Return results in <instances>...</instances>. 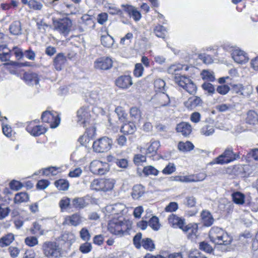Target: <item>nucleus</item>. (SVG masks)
<instances>
[{
  "instance_id": "1",
  "label": "nucleus",
  "mask_w": 258,
  "mask_h": 258,
  "mask_svg": "<svg viewBox=\"0 0 258 258\" xmlns=\"http://www.w3.org/2000/svg\"><path fill=\"white\" fill-rule=\"evenodd\" d=\"M209 236L211 241L219 245H228L232 241V237L227 232L218 227H212L209 231Z\"/></svg>"
},
{
  "instance_id": "2",
  "label": "nucleus",
  "mask_w": 258,
  "mask_h": 258,
  "mask_svg": "<svg viewBox=\"0 0 258 258\" xmlns=\"http://www.w3.org/2000/svg\"><path fill=\"white\" fill-rule=\"evenodd\" d=\"M112 139L107 137L100 138L93 142L92 146L94 152L98 153H106L109 151L112 146Z\"/></svg>"
},
{
  "instance_id": "3",
  "label": "nucleus",
  "mask_w": 258,
  "mask_h": 258,
  "mask_svg": "<svg viewBox=\"0 0 258 258\" xmlns=\"http://www.w3.org/2000/svg\"><path fill=\"white\" fill-rule=\"evenodd\" d=\"M43 253L48 258H60L61 256L60 248L55 242L46 241L42 245Z\"/></svg>"
},
{
  "instance_id": "4",
  "label": "nucleus",
  "mask_w": 258,
  "mask_h": 258,
  "mask_svg": "<svg viewBox=\"0 0 258 258\" xmlns=\"http://www.w3.org/2000/svg\"><path fill=\"white\" fill-rule=\"evenodd\" d=\"M174 81L177 84L183 88L190 94H194L196 93L197 87L189 78L185 76L175 74Z\"/></svg>"
},
{
  "instance_id": "5",
  "label": "nucleus",
  "mask_w": 258,
  "mask_h": 258,
  "mask_svg": "<svg viewBox=\"0 0 258 258\" xmlns=\"http://www.w3.org/2000/svg\"><path fill=\"white\" fill-rule=\"evenodd\" d=\"M142 234L139 232L136 234L133 238L134 244L136 247L139 249L142 246L145 249L152 251L155 248L153 241L149 238L142 239Z\"/></svg>"
},
{
  "instance_id": "6",
  "label": "nucleus",
  "mask_w": 258,
  "mask_h": 258,
  "mask_svg": "<svg viewBox=\"0 0 258 258\" xmlns=\"http://www.w3.org/2000/svg\"><path fill=\"white\" fill-rule=\"evenodd\" d=\"M41 119L43 122L49 123L51 128L57 127L60 121V118L56 112L48 110L42 113Z\"/></svg>"
},
{
  "instance_id": "7",
  "label": "nucleus",
  "mask_w": 258,
  "mask_h": 258,
  "mask_svg": "<svg viewBox=\"0 0 258 258\" xmlns=\"http://www.w3.org/2000/svg\"><path fill=\"white\" fill-rule=\"evenodd\" d=\"M127 229L125 223L118 219H113L108 224V230L115 235H122Z\"/></svg>"
},
{
  "instance_id": "8",
  "label": "nucleus",
  "mask_w": 258,
  "mask_h": 258,
  "mask_svg": "<svg viewBox=\"0 0 258 258\" xmlns=\"http://www.w3.org/2000/svg\"><path fill=\"white\" fill-rule=\"evenodd\" d=\"M109 170L108 163L100 160H93L90 165V170L94 174L103 175Z\"/></svg>"
},
{
  "instance_id": "9",
  "label": "nucleus",
  "mask_w": 258,
  "mask_h": 258,
  "mask_svg": "<svg viewBox=\"0 0 258 258\" xmlns=\"http://www.w3.org/2000/svg\"><path fill=\"white\" fill-rule=\"evenodd\" d=\"M238 157V155L233 153L232 148L228 147L222 154L215 159V161L217 164H223L233 161Z\"/></svg>"
},
{
  "instance_id": "10",
  "label": "nucleus",
  "mask_w": 258,
  "mask_h": 258,
  "mask_svg": "<svg viewBox=\"0 0 258 258\" xmlns=\"http://www.w3.org/2000/svg\"><path fill=\"white\" fill-rule=\"evenodd\" d=\"M72 25V21L68 18H65L57 21L55 27L58 31L66 36L70 32Z\"/></svg>"
},
{
  "instance_id": "11",
  "label": "nucleus",
  "mask_w": 258,
  "mask_h": 258,
  "mask_svg": "<svg viewBox=\"0 0 258 258\" xmlns=\"http://www.w3.org/2000/svg\"><path fill=\"white\" fill-rule=\"evenodd\" d=\"M90 108L88 106H82L77 111V122L83 126L86 122L89 119L90 114Z\"/></svg>"
},
{
  "instance_id": "12",
  "label": "nucleus",
  "mask_w": 258,
  "mask_h": 258,
  "mask_svg": "<svg viewBox=\"0 0 258 258\" xmlns=\"http://www.w3.org/2000/svg\"><path fill=\"white\" fill-rule=\"evenodd\" d=\"M85 220V218L82 217L80 213H76L66 217L63 222V225H71L76 227L81 224Z\"/></svg>"
},
{
  "instance_id": "13",
  "label": "nucleus",
  "mask_w": 258,
  "mask_h": 258,
  "mask_svg": "<svg viewBox=\"0 0 258 258\" xmlns=\"http://www.w3.org/2000/svg\"><path fill=\"white\" fill-rule=\"evenodd\" d=\"M112 60L110 57H101L95 61L94 67L99 70H107L112 67Z\"/></svg>"
},
{
  "instance_id": "14",
  "label": "nucleus",
  "mask_w": 258,
  "mask_h": 258,
  "mask_svg": "<svg viewBox=\"0 0 258 258\" xmlns=\"http://www.w3.org/2000/svg\"><path fill=\"white\" fill-rule=\"evenodd\" d=\"M121 7L123 8V11L132 18L135 21H139L142 15L140 12L135 7L130 5H122Z\"/></svg>"
},
{
  "instance_id": "15",
  "label": "nucleus",
  "mask_w": 258,
  "mask_h": 258,
  "mask_svg": "<svg viewBox=\"0 0 258 258\" xmlns=\"http://www.w3.org/2000/svg\"><path fill=\"white\" fill-rule=\"evenodd\" d=\"M27 131L33 136H39L44 134L46 128L40 125H35L34 121L29 123L26 128Z\"/></svg>"
},
{
  "instance_id": "16",
  "label": "nucleus",
  "mask_w": 258,
  "mask_h": 258,
  "mask_svg": "<svg viewBox=\"0 0 258 258\" xmlns=\"http://www.w3.org/2000/svg\"><path fill=\"white\" fill-rule=\"evenodd\" d=\"M231 55L233 60L237 63H245L248 60L247 54L238 49L232 50Z\"/></svg>"
},
{
  "instance_id": "17",
  "label": "nucleus",
  "mask_w": 258,
  "mask_h": 258,
  "mask_svg": "<svg viewBox=\"0 0 258 258\" xmlns=\"http://www.w3.org/2000/svg\"><path fill=\"white\" fill-rule=\"evenodd\" d=\"M115 84L119 88L127 89L133 84V82L131 76L124 75L118 77L115 81Z\"/></svg>"
},
{
  "instance_id": "18",
  "label": "nucleus",
  "mask_w": 258,
  "mask_h": 258,
  "mask_svg": "<svg viewBox=\"0 0 258 258\" xmlns=\"http://www.w3.org/2000/svg\"><path fill=\"white\" fill-rule=\"evenodd\" d=\"M23 79L25 83L30 86L37 85L39 81L38 75L31 72L25 73L23 74Z\"/></svg>"
},
{
  "instance_id": "19",
  "label": "nucleus",
  "mask_w": 258,
  "mask_h": 258,
  "mask_svg": "<svg viewBox=\"0 0 258 258\" xmlns=\"http://www.w3.org/2000/svg\"><path fill=\"white\" fill-rule=\"evenodd\" d=\"M176 130L184 137L188 136L192 132V127L189 123L181 122L177 124Z\"/></svg>"
},
{
  "instance_id": "20",
  "label": "nucleus",
  "mask_w": 258,
  "mask_h": 258,
  "mask_svg": "<svg viewBox=\"0 0 258 258\" xmlns=\"http://www.w3.org/2000/svg\"><path fill=\"white\" fill-rule=\"evenodd\" d=\"M66 61L67 58L63 53L57 54L53 60V66L55 70L58 71L62 70Z\"/></svg>"
},
{
  "instance_id": "21",
  "label": "nucleus",
  "mask_w": 258,
  "mask_h": 258,
  "mask_svg": "<svg viewBox=\"0 0 258 258\" xmlns=\"http://www.w3.org/2000/svg\"><path fill=\"white\" fill-rule=\"evenodd\" d=\"M181 229L187 234V236L189 238H192L193 236H196V234L198 232V225L195 223H189L187 225H185L184 224Z\"/></svg>"
},
{
  "instance_id": "22",
  "label": "nucleus",
  "mask_w": 258,
  "mask_h": 258,
  "mask_svg": "<svg viewBox=\"0 0 258 258\" xmlns=\"http://www.w3.org/2000/svg\"><path fill=\"white\" fill-rule=\"evenodd\" d=\"M88 205L85 197H77L73 199L71 202L72 208L80 210L84 209Z\"/></svg>"
},
{
  "instance_id": "23",
  "label": "nucleus",
  "mask_w": 258,
  "mask_h": 258,
  "mask_svg": "<svg viewBox=\"0 0 258 258\" xmlns=\"http://www.w3.org/2000/svg\"><path fill=\"white\" fill-rule=\"evenodd\" d=\"M168 222L172 227H178L180 229H181L185 224L184 220L174 214L169 216Z\"/></svg>"
},
{
  "instance_id": "24",
  "label": "nucleus",
  "mask_w": 258,
  "mask_h": 258,
  "mask_svg": "<svg viewBox=\"0 0 258 258\" xmlns=\"http://www.w3.org/2000/svg\"><path fill=\"white\" fill-rule=\"evenodd\" d=\"M201 216L205 226L210 227L213 224L214 219L209 211L203 210L201 214Z\"/></svg>"
},
{
  "instance_id": "25",
  "label": "nucleus",
  "mask_w": 258,
  "mask_h": 258,
  "mask_svg": "<svg viewBox=\"0 0 258 258\" xmlns=\"http://www.w3.org/2000/svg\"><path fill=\"white\" fill-rule=\"evenodd\" d=\"M11 50L7 47L6 45H0V60L1 61H7L10 60Z\"/></svg>"
},
{
  "instance_id": "26",
  "label": "nucleus",
  "mask_w": 258,
  "mask_h": 258,
  "mask_svg": "<svg viewBox=\"0 0 258 258\" xmlns=\"http://www.w3.org/2000/svg\"><path fill=\"white\" fill-rule=\"evenodd\" d=\"M136 130V126L134 122H129L124 123L121 127L120 132L124 135L133 134Z\"/></svg>"
},
{
  "instance_id": "27",
  "label": "nucleus",
  "mask_w": 258,
  "mask_h": 258,
  "mask_svg": "<svg viewBox=\"0 0 258 258\" xmlns=\"http://www.w3.org/2000/svg\"><path fill=\"white\" fill-rule=\"evenodd\" d=\"M202 103L201 98L197 96L190 97L185 103V106L190 109L195 108Z\"/></svg>"
},
{
  "instance_id": "28",
  "label": "nucleus",
  "mask_w": 258,
  "mask_h": 258,
  "mask_svg": "<svg viewBox=\"0 0 258 258\" xmlns=\"http://www.w3.org/2000/svg\"><path fill=\"white\" fill-rule=\"evenodd\" d=\"M247 123L249 124H256L258 123V114L253 110H249L247 113V116L245 118Z\"/></svg>"
},
{
  "instance_id": "29",
  "label": "nucleus",
  "mask_w": 258,
  "mask_h": 258,
  "mask_svg": "<svg viewBox=\"0 0 258 258\" xmlns=\"http://www.w3.org/2000/svg\"><path fill=\"white\" fill-rule=\"evenodd\" d=\"M145 194V188L141 184L133 187L132 196L134 199L138 200Z\"/></svg>"
},
{
  "instance_id": "30",
  "label": "nucleus",
  "mask_w": 258,
  "mask_h": 258,
  "mask_svg": "<svg viewBox=\"0 0 258 258\" xmlns=\"http://www.w3.org/2000/svg\"><path fill=\"white\" fill-rule=\"evenodd\" d=\"M150 145L147 149L146 154L153 155L156 154L157 151L160 146L159 141L152 140Z\"/></svg>"
},
{
  "instance_id": "31",
  "label": "nucleus",
  "mask_w": 258,
  "mask_h": 258,
  "mask_svg": "<svg viewBox=\"0 0 258 258\" xmlns=\"http://www.w3.org/2000/svg\"><path fill=\"white\" fill-rule=\"evenodd\" d=\"M100 96L98 91L94 90L88 93V95L86 96L87 100L90 104H94L99 101Z\"/></svg>"
},
{
  "instance_id": "32",
  "label": "nucleus",
  "mask_w": 258,
  "mask_h": 258,
  "mask_svg": "<svg viewBox=\"0 0 258 258\" xmlns=\"http://www.w3.org/2000/svg\"><path fill=\"white\" fill-rule=\"evenodd\" d=\"M177 147L180 151L187 152L192 150L195 146L190 142L186 141L185 142H179Z\"/></svg>"
},
{
  "instance_id": "33",
  "label": "nucleus",
  "mask_w": 258,
  "mask_h": 258,
  "mask_svg": "<svg viewBox=\"0 0 258 258\" xmlns=\"http://www.w3.org/2000/svg\"><path fill=\"white\" fill-rule=\"evenodd\" d=\"M232 200L237 205H243L245 202V196L240 191H235L232 194Z\"/></svg>"
},
{
  "instance_id": "34",
  "label": "nucleus",
  "mask_w": 258,
  "mask_h": 258,
  "mask_svg": "<svg viewBox=\"0 0 258 258\" xmlns=\"http://www.w3.org/2000/svg\"><path fill=\"white\" fill-rule=\"evenodd\" d=\"M29 199V196L26 192H21L16 194L14 198V202L15 204H20L28 202Z\"/></svg>"
},
{
  "instance_id": "35",
  "label": "nucleus",
  "mask_w": 258,
  "mask_h": 258,
  "mask_svg": "<svg viewBox=\"0 0 258 258\" xmlns=\"http://www.w3.org/2000/svg\"><path fill=\"white\" fill-rule=\"evenodd\" d=\"M9 30L11 34L15 35L21 34V24L20 21H17L14 22L9 27Z\"/></svg>"
},
{
  "instance_id": "36",
  "label": "nucleus",
  "mask_w": 258,
  "mask_h": 258,
  "mask_svg": "<svg viewBox=\"0 0 258 258\" xmlns=\"http://www.w3.org/2000/svg\"><path fill=\"white\" fill-rule=\"evenodd\" d=\"M14 240V235L12 233H9L4 236L0 239V246L3 247L4 246L9 245Z\"/></svg>"
},
{
  "instance_id": "37",
  "label": "nucleus",
  "mask_w": 258,
  "mask_h": 258,
  "mask_svg": "<svg viewBox=\"0 0 258 258\" xmlns=\"http://www.w3.org/2000/svg\"><path fill=\"white\" fill-rule=\"evenodd\" d=\"M158 102L159 104V107H165L169 106L170 100L169 96L162 92L159 95Z\"/></svg>"
},
{
  "instance_id": "38",
  "label": "nucleus",
  "mask_w": 258,
  "mask_h": 258,
  "mask_svg": "<svg viewBox=\"0 0 258 258\" xmlns=\"http://www.w3.org/2000/svg\"><path fill=\"white\" fill-rule=\"evenodd\" d=\"M115 181L112 178H103V191H106L113 189Z\"/></svg>"
},
{
  "instance_id": "39",
  "label": "nucleus",
  "mask_w": 258,
  "mask_h": 258,
  "mask_svg": "<svg viewBox=\"0 0 258 258\" xmlns=\"http://www.w3.org/2000/svg\"><path fill=\"white\" fill-rule=\"evenodd\" d=\"M153 32L157 37L164 39L165 37L166 29L162 25H158L154 27Z\"/></svg>"
},
{
  "instance_id": "40",
  "label": "nucleus",
  "mask_w": 258,
  "mask_h": 258,
  "mask_svg": "<svg viewBox=\"0 0 258 258\" xmlns=\"http://www.w3.org/2000/svg\"><path fill=\"white\" fill-rule=\"evenodd\" d=\"M113 38L108 34L102 35L101 37V44L106 47H110L114 43Z\"/></svg>"
},
{
  "instance_id": "41",
  "label": "nucleus",
  "mask_w": 258,
  "mask_h": 258,
  "mask_svg": "<svg viewBox=\"0 0 258 258\" xmlns=\"http://www.w3.org/2000/svg\"><path fill=\"white\" fill-rule=\"evenodd\" d=\"M54 185L59 189L61 190H67L69 187V182L65 179H60L54 182Z\"/></svg>"
},
{
  "instance_id": "42",
  "label": "nucleus",
  "mask_w": 258,
  "mask_h": 258,
  "mask_svg": "<svg viewBox=\"0 0 258 258\" xmlns=\"http://www.w3.org/2000/svg\"><path fill=\"white\" fill-rule=\"evenodd\" d=\"M143 172L146 175H154L156 176L158 174L159 171L154 166L149 165L144 167Z\"/></svg>"
},
{
  "instance_id": "43",
  "label": "nucleus",
  "mask_w": 258,
  "mask_h": 258,
  "mask_svg": "<svg viewBox=\"0 0 258 258\" xmlns=\"http://www.w3.org/2000/svg\"><path fill=\"white\" fill-rule=\"evenodd\" d=\"M84 21V24L87 29H94L95 27V23L89 15H84L82 18Z\"/></svg>"
},
{
  "instance_id": "44",
  "label": "nucleus",
  "mask_w": 258,
  "mask_h": 258,
  "mask_svg": "<svg viewBox=\"0 0 258 258\" xmlns=\"http://www.w3.org/2000/svg\"><path fill=\"white\" fill-rule=\"evenodd\" d=\"M103 185V178L101 179H96L93 180L90 185L91 189L95 190H102L103 191L102 188Z\"/></svg>"
},
{
  "instance_id": "45",
  "label": "nucleus",
  "mask_w": 258,
  "mask_h": 258,
  "mask_svg": "<svg viewBox=\"0 0 258 258\" xmlns=\"http://www.w3.org/2000/svg\"><path fill=\"white\" fill-rule=\"evenodd\" d=\"M202 78L203 80L213 82L215 80L214 73L212 71L203 70L201 73Z\"/></svg>"
},
{
  "instance_id": "46",
  "label": "nucleus",
  "mask_w": 258,
  "mask_h": 258,
  "mask_svg": "<svg viewBox=\"0 0 258 258\" xmlns=\"http://www.w3.org/2000/svg\"><path fill=\"white\" fill-rule=\"evenodd\" d=\"M149 225L155 231L158 230L161 226L159 219L156 216H153L149 221Z\"/></svg>"
},
{
  "instance_id": "47",
  "label": "nucleus",
  "mask_w": 258,
  "mask_h": 258,
  "mask_svg": "<svg viewBox=\"0 0 258 258\" xmlns=\"http://www.w3.org/2000/svg\"><path fill=\"white\" fill-rule=\"evenodd\" d=\"M215 129L212 125L206 124L201 130V133L205 136H209L214 134Z\"/></svg>"
},
{
  "instance_id": "48",
  "label": "nucleus",
  "mask_w": 258,
  "mask_h": 258,
  "mask_svg": "<svg viewBox=\"0 0 258 258\" xmlns=\"http://www.w3.org/2000/svg\"><path fill=\"white\" fill-rule=\"evenodd\" d=\"M61 210H66L69 208H71V199L68 197H64L61 199L59 203Z\"/></svg>"
},
{
  "instance_id": "49",
  "label": "nucleus",
  "mask_w": 258,
  "mask_h": 258,
  "mask_svg": "<svg viewBox=\"0 0 258 258\" xmlns=\"http://www.w3.org/2000/svg\"><path fill=\"white\" fill-rule=\"evenodd\" d=\"M141 111L137 107H133L130 109V115L133 119L139 120L141 118Z\"/></svg>"
},
{
  "instance_id": "50",
  "label": "nucleus",
  "mask_w": 258,
  "mask_h": 258,
  "mask_svg": "<svg viewBox=\"0 0 258 258\" xmlns=\"http://www.w3.org/2000/svg\"><path fill=\"white\" fill-rule=\"evenodd\" d=\"M29 7L35 11H41L43 8V4L36 0L29 1Z\"/></svg>"
},
{
  "instance_id": "51",
  "label": "nucleus",
  "mask_w": 258,
  "mask_h": 258,
  "mask_svg": "<svg viewBox=\"0 0 258 258\" xmlns=\"http://www.w3.org/2000/svg\"><path fill=\"white\" fill-rule=\"evenodd\" d=\"M203 89L207 92L209 95H212L215 93V89L213 85L210 83H204L202 85Z\"/></svg>"
},
{
  "instance_id": "52",
  "label": "nucleus",
  "mask_w": 258,
  "mask_h": 258,
  "mask_svg": "<svg viewBox=\"0 0 258 258\" xmlns=\"http://www.w3.org/2000/svg\"><path fill=\"white\" fill-rule=\"evenodd\" d=\"M176 170V166L175 165L172 163H169L166 167L162 170V172L165 175H169L173 172H174Z\"/></svg>"
},
{
  "instance_id": "53",
  "label": "nucleus",
  "mask_w": 258,
  "mask_h": 258,
  "mask_svg": "<svg viewBox=\"0 0 258 258\" xmlns=\"http://www.w3.org/2000/svg\"><path fill=\"white\" fill-rule=\"evenodd\" d=\"M92 249V244L91 243L86 242L82 243L80 245L79 250L83 253H87L91 251Z\"/></svg>"
},
{
  "instance_id": "54",
  "label": "nucleus",
  "mask_w": 258,
  "mask_h": 258,
  "mask_svg": "<svg viewBox=\"0 0 258 258\" xmlns=\"http://www.w3.org/2000/svg\"><path fill=\"white\" fill-rule=\"evenodd\" d=\"M199 248L207 253H211L213 251L212 247L205 241L200 242Z\"/></svg>"
},
{
  "instance_id": "55",
  "label": "nucleus",
  "mask_w": 258,
  "mask_h": 258,
  "mask_svg": "<svg viewBox=\"0 0 258 258\" xmlns=\"http://www.w3.org/2000/svg\"><path fill=\"white\" fill-rule=\"evenodd\" d=\"M154 86L159 91H165V82L161 79H158L154 82Z\"/></svg>"
},
{
  "instance_id": "56",
  "label": "nucleus",
  "mask_w": 258,
  "mask_h": 258,
  "mask_svg": "<svg viewBox=\"0 0 258 258\" xmlns=\"http://www.w3.org/2000/svg\"><path fill=\"white\" fill-rule=\"evenodd\" d=\"M80 236L82 239L88 241L91 238V234L86 228H83L80 231Z\"/></svg>"
},
{
  "instance_id": "57",
  "label": "nucleus",
  "mask_w": 258,
  "mask_h": 258,
  "mask_svg": "<svg viewBox=\"0 0 258 258\" xmlns=\"http://www.w3.org/2000/svg\"><path fill=\"white\" fill-rule=\"evenodd\" d=\"M144 71V68L140 63H138L135 65L134 71V75L137 77H140L142 76Z\"/></svg>"
},
{
  "instance_id": "58",
  "label": "nucleus",
  "mask_w": 258,
  "mask_h": 258,
  "mask_svg": "<svg viewBox=\"0 0 258 258\" xmlns=\"http://www.w3.org/2000/svg\"><path fill=\"white\" fill-rule=\"evenodd\" d=\"M233 108V106L230 104H221L216 106V109L220 112H226Z\"/></svg>"
},
{
  "instance_id": "59",
  "label": "nucleus",
  "mask_w": 258,
  "mask_h": 258,
  "mask_svg": "<svg viewBox=\"0 0 258 258\" xmlns=\"http://www.w3.org/2000/svg\"><path fill=\"white\" fill-rule=\"evenodd\" d=\"M183 66L181 64H176L171 65L168 69V72L169 74H174L176 71H179L183 69Z\"/></svg>"
},
{
  "instance_id": "60",
  "label": "nucleus",
  "mask_w": 258,
  "mask_h": 258,
  "mask_svg": "<svg viewBox=\"0 0 258 258\" xmlns=\"http://www.w3.org/2000/svg\"><path fill=\"white\" fill-rule=\"evenodd\" d=\"M25 242L27 245L32 247L37 245L38 241L36 237L30 236L26 238Z\"/></svg>"
},
{
  "instance_id": "61",
  "label": "nucleus",
  "mask_w": 258,
  "mask_h": 258,
  "mask_svg": "<svg viewBox=\"0 0 258 258\" xmlns=\"http://www.w3.org/2000/svg\"><path fill=\"white\" fill-rule=\"evenodd\" d=\"M115 112L117 115L119 120L123 121L125 119L126 114L121 107H117L115 109Z\"/></svg>"
},
{
  "instance_id": "62",
  "label": "nucleus",
  "mask_w": 258,
  "mask_h": 258,
  "mask_svg": "<svg viewBox=\"0 0 258 258\" xmlns=\"http://www.w3.org/2000/svg\"><path fill=\"white\" fill-rule=\"evenodd\" d=\"M217 91L221 95H225L230 91L229 87L227 85L219 86L217 88Z\"/></svg>"
},
{
  "instance_id": "63",
  "label": "nucleus",
  "mask_w": 258,
  "mask_h": 258,
  "mask_svg": "<svg viewBox=\"0 0 258 258\" xmlns=\"http://www.w3.org/2000/svg\"><path fill=\"white\" fill-rule=\"evenodd\" d=\"M146 160V157L141 154L136 155L134 158V163L137 165H140L142 163L145 162Z\"/></svg>"
},
{
  "instance_id": "64",
  "label": "nucleus",
  "mask_w": 258,
  "mask_h": 258,
  "mask_svg": "<svg viewBox=\"0 0 258 258\" xmlns=\"http://www.w3.org/2000/svg\"><path fill=\"white\" fill-rule=\"evenodd\" d=\"M82 170L81 168H76L75 169L70 171L69 176L71 177H79L82 173Z\"/></svg>"
}]
</instances>
